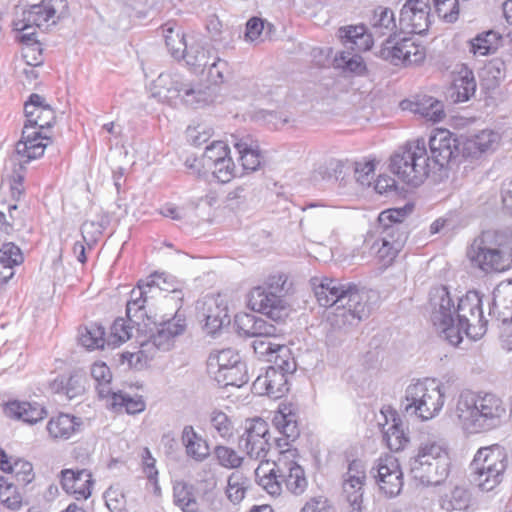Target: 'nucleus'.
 Segmentation results:
<instances>
[{"instance_id":"obj_1","label":"nucleus","mask_w":512,"mask_h":512,"mask_svg":"<svg viewBox=\"0 0 512 512\" xmlns=\"http://www.w3.org/2000/svg\"><path fill=\"white\" fill-rule=\"evenodd\" d=\"M455 413L466 431L480 433L500 426L506 408L495 394L464 390L458 397Z\"/></svg>"},{"instance_id":"obj_2","label":"nucleus","mask_w":512,"mask_h":512,"mask_svg":"<svg viewBox=\"0 0 512 512\" xmlns=\"http://www.w3.org/2000/svg\"><path fill=\"white\" fill-rule=\"evenodd\" d=\"M66 8V0H42L39 4L23 10L21 17L13 21L14 30L20 33L19 41L27 45L23 57L28 59L30 53H38L37 56L33 55V61L27 60L29 65L37 66L42 63L40 44L35 38L36 28L47 30L50 26L56 25Z\"/></svg>"},{"instance_id":"obj_3","label":"nucleus","mask_w":512,"mask_h":512,"mask_svg":"<svg viewBox=\"0 0 512 512\" xmlns=\"http://www.w3.org/2000/svg\"><path fill=\"white\" fill-rule=\"evenodd\" d=\"M289 289L290 284L286 274L271 275L264 285L251 289L248 294V306L275 322H283L290 312L285 300Z\"/></svg>"},{"instance_id":"obj_4","label":"nucleus","mask_w":512,"mask_h":512,"mask_svg":"<svg viewBox=\"0 0 512 512\" xmlns=\"http://www.w3.org/2000/svg\"><path fill=\"white\" fill-rule=\"evenodd\" d=\"M426 142L418 138L406 142L391 156L390 169L403 182L419 186L432 173Z\"/></svg>"},{"instance_id":"obj_5","label":"nucleus","mask_w":512,"mask_h":512,"mask_svg":"<svg viewBox=\"0 0 512 512\" xmlns=\"http://www.w3.org/2000/svg\"><path fill=\"white\" fill-rule=\"evenodd\" d=\"M371 31L363 25H349L338 29L337 36L344 45L358 51H367L373 46V37L388 35L396 37V30L399 29L395 21L394 12L387 7H378L373 11L370 20Z\"/></svg>"},{"instance_id":"obj_6","label":"nucleus","mask_w":512,"mask_h":512,"mask_svg":"<svg viewBox=\"0 0 512 512\" xmlns=\"http://www.w3.org/2000/svg\"><path fill=\"white\" fill-rule=\"evenodd\" d=\"M410 472L423 485H440L450 472L447 448L436 441L421 443L415 457L410 459Z\"/></svg>"},{"instance_id":"obj_7","label":"nucleus","mask_w":512,"mask_h":512,"mask_svg":"<svg viewBox=\"0 0 512 512\" xmlns=\"http://www.w3.org/2000/svg\"><path fill=\"white\" fill-rule=\"evenodd\" d=\"M157 291L181 293L174 277L165 273L155 272L146 281L140 280L137 287L130 292V299L126 304L128 321L138 330L141 329V326L146 328L152 322L148 315L147 305L149 300L154 297L149 294H155Z\"/></svg>"},{"instance_id":"obj_8","label":"nucleus","mask_w":512,"mask_h":512,"mask_svg":"<svg viewBox=\"0 0 512 512\" xmlns=\"http://www.w3.org/2000/svg\"><path fill=\"white\" fill-rule=\"evenodd\" d=\"M445 402V392L433 379L417 380L405 389L401 407L409 414L421 420H430L442 410Z\"/></svg>"},{"instance_id":"obj_9","label":"nucleus","mask_w":512,"mask_h":512,"mask_svg":"<svg viewBox=\"0 0 512 512\" xmlns=\"http://www.w3.org/2000/svg\"><path fill=\"white\" fill-rule=\"evenodd\" d=\"M507 466L508 454L503 447H482L470 464L471 481L483 492L493 491L503 481Z\"/></svg>"},{"instance_id":"obj_10","label":"nucleus","mask_w":512,"mask_h":512,"mask_svg":"<svg viewBox=\"0 0 512 512\" xmlns=\"http://www.w3.org/2000/svg\"><path fill=\"white\" fill-rule=\"evenodd\" d=\"M430 304L431 320L435 328L451 345L460 344L463 339L462 333H465V325H460L459 320L455 318V305L447 287L440 286L432 289Z\"/></svg>"},{"instance_id":"obj_11","label":"nucleus","mask_w":512,"mask_h":512,"mask_svg":"<svg viewBox=\"0 0 512 512\" xmlns=\"http://www.w3.org/2000/svg\"><path fill=\"white\" fill-rule=\"evenodd\" d=\"M467 257L473 267L485 273L502 272L510 267L509 257L494 231H485L475 238Z\"/></svg>"},{"instance_id":"obj_12","label":"nucleus","mask_w":512,"mask_h":512,"mask_svg":"<svg viewBox=\"0 0 512 512\" xmlns=\"http://www.w3.org/2000/svg\"><path fill=\"white\" fill-rule=\"evenodd\" d=\"M365 291L354 293L352 298L336 305L335 311L329 315L328 322L334 330L348 332L368 318L371 308Z\"/></svg>"},{"instance_id":"obj_13","label":"nucleus","mask_w":512,"mask_h":512,"mask_svg":"<svg viewBox=\"0 0 512 512\" xmlns=\"http://www.w3.org/2000/svg\"><path fill=\"white\" fill-rule=\"evenodd\" d=\"M429 165L432 173L446 169L451 160L461 155L458 137L447 129H436L429 137Z\"/></svg>"},{"instance_id":"obj_14","label":"nucleus","mask_w":512,"mask_h":512,"mask_svg":"<svg viewBox=\"0 0 512 512\" xmlns=\"http://www.w3.org/2000/svg\"><path fill=\"white\" fill-rule=\"evenodd\" d=\"M455 310V316L460 325H465V334L468 337L478 339L485 334L487 321L483 316L482 299L478 293L460 298Z\"/></svg>"},{"instance_id":"obj_15","label":"nucleus","mask_w":512,"mask_h":512,"mask_svg":"<svg viewBox=\"0 0 512 512\" xmlns=\"http://www.w3.org/2000/svg\"><path fill=\"white\" fill-rule=\"evenodd\" d=\"M314 293L318 303L324 307H330L345 302L352 298L354 293L364 291L352 282H344L338 279L323 278L313 279Z\"/></svg>"},{"instance_id":"obj_16","label":"nucleus","mask_w":512,"mask_h":512,"mask_svg":"<svg viewBox=\"0 0 512 512\" xmlns=\"http://www.w3.org/2000/svg\"><path fill=\"white\" fill-rule=\"evenodd\" d=\"M268 423L260 418L253 419L239 437L238 446L255 460L263 459L270 449Z\"/></svg>"},{"instance_id":"obj_17","label":"nucleus","mask_w":512,"mask_h":512,"mask_svg":"<svg viewBox=\"0 0 512 512\" xmlns=\"http://www.w3.org/2000/svg\"><path fill=\"white\" fill-rule=\"evenodd\" d=\"M428 0H406L399 17V30L404 34H422L430 25Z\"/></svg>"},{"instance_id":"obj_18","label":"nucleus","mask_w":512,"mask_h":512,"mask_svg":"<svg viewBox=\"0 0 512 512\" xmlns=\"http://www.w3.org/2000/svg\"><path fill=\"white\" fill-rule=\"evenodd\" d=\"M376 471L374 477L380 490L387 496L393 497L401 492L403 487V474L398 460L393 456H386L378 460L377 466L372 468Z\"/></svg>"},{"instance_id":"obj_19","label":"nucleus","mask_w":512,"mask_h":512,"mask_svg":"<svg viewBox=\"0 0 512 512\" xmlns=\"http://www.w3.org/2000/svg\"><path fill=\"white\" fill-rule=\"evenodd\" d=\"M183 93L189 96L194 91L192 83L186 82L179 74L161 73L154 82L153 96L163 102H171Z\"/></svg>"},{"instance_id":"obj_20","label":"nucleus","mask_w":512,"mask_h":512,"mask_svg":"<svg viewBox=\"0 0 512 512\" xmlns=\"http://www.w3.org/2000/svg\"><path fill=\"white\" fill-rule=\"evenodd\" d=\"M406 240L407 235L404 232L397 228H389L380 232V237L373 243L371 249L376 253L379 261L389 265L403 248Z\"/></svg>"},{"instance_id":"obj_21","label":"nucleus","mask_w":512,"mask_h":512,"mask_svg":"<svg viewBox=\"0 0 512 512\" xmlns=\"http://www.w3.org/2000/svg\"><path fill=\"white\" fill-rule=\"evenodd\" d=\"M500 141V135L492 130H482L462 142L461 156L465 160H479L486 153L493 152Z\"/></svg>"},{"instance_id":"obj_22","label":"nucleus","mask_w":512,"mask_h":512,"mask_svg":"<svg viewBox=\"0 0 512 512\" xmlns=\"http://www.w3.org/2000/svg\"><path fill=\"white\" fill-rule=\"evenodd\" d=\"M286 374L277 368H267L264 375H260L253 382V390L259 395H267L278 399L289 391V381Z\"/></svg>"},{"instance_id":"obj_23","label":"nucleus","mask_w":512,"mask_h":512,"mask_svg":"<svg viewBox=\"0 0 512 512\" xmlns=\"http://www.w3.org/2000/svg\"><path fill=\"white\" fill-rule=\"evenodd\" d=\"M43 129H39L38 126L29 123L26 120L23 129L21 139L16 144V153L29 162L33 159H37L44 154V150L47 143L39 142L38 144H31L33 139H41L50 141L47 135L42 133Z\"/></svg>"},{"instance_id":"obj_24","label":"nucleus","mask_w":512,"mask_h":512,"mask_svg":"<svg viewBox=\"0 0 512 512\" xmlns=\"http://www.w3.org/2000/svg\"><path fill=\"white\" fill-rule=\"evenodd\" d=\"M92 474L87 469H64L61 471V486L77 500L87 499L91 495Z\"/></svg>"},{"instance_id":"obj_25","label":"nucleus","mask_w":512,"mask_h":512,"mask_svg":"<svg viewBox=\"0 0 512 512\" xmlns=\"http://www.w3.org/2000/svg\"><path fill=\"white\" fill-rule=\"evenodd\" d=\"M400 105L403 110L419 114L434 123L442 121L445 117L443 103L432 96L416 95L412 100H403Z\"/></svg>"},{"instance_id":"obj_26","label":"nucleus","mask_w":512,"mask_h":512,"mask_svg":"<svg viewBox=\"0 0 512 512\" xmlns=\"http://www.w3.org/2000/svg\"><path fill=\"white\" fill-rule=\"evenodd\" d=\"M25 116L29 123L39 129L50 128L55 122V112L52 107L45 104V100L39 94L33 93L24 104Z\"/></svg>"},{"instance_id":"obj_27","label":"nucleus","mask_w":512,"mask_h":512,"mask_svg":"<svg viewBox=\"0 0 512 512\" xmlns=\"http://www.w3.org/2000/svg\"><path fill=\"white\" fill-rule=\"evenodd\" d=\"M4 414L28 424H35L45 418L46 409L37 402L9 401L4 405Z\"/></svg>"},{"instance_id":"obj_28","label":"nucleus","mask_w":512,"mask_h":512,"mask_svg":"<svg viewBox=\"0 0 512 512\" xmlns=\"http://www.w3.org/2000/svg\"><path fill=\"white\" fill-rule=\"evenodd\" d=\"M273 424L288 441H295L300 435L298 415L292 404H283L279 408L273 417Z\"/></svg>"},{"instance_id":"obj_29","label":"nucleus","mask_w":512,"mask_h":512,"mask_svg":"<svg viewBox=\"0 0 512 512\" xmlns=\"http://www.w3.org/2000/svg\"><path fill=\"white\" fill-rule=\"evenodd\" d=\"M234 147L239 154V160L243 167V170L247 172L256 171L262 161L261 151L257 141L251 137H243L241 139H235Z\"/></svg>"},{"instance_id":"obj_30","label":"nucleus","mask_w":512,"mask_h":512,"mask_svg":"<svg viewBox=\"0 0 512 512\" xmlns=\"http://www.w3.org/2000/svg\"><path fill=\"white\" fill-rule=\"evenodd\" d=\"M86 374L81 370L73 371L69 376H59L51 383L55 393H63L69 399L78 397L85 392Z\"/></svg>"},{"instance_id":"obj_31","label":"nucleus","mask_w":512,"mask_h":512,"mask_svg":"<svg viewBox=\"0 0 512 512\" xmlns=\"http://www.w3.org/2000/svg\"><path fill=\"white\" fill-rule=\"evenodd\" d=\"M23 254L18 246L9 242L0 248V286L14 276V267L23 262Z\"/></svg>"},{"instance_id":"obj_32","label":"nucleus","mask_w":512,"mask_h":512,"mask_svg":"<svg viewBox=\"0 0 512 512\" xmlns=\"http://www.w3.org/2000/svg\"><path fill=\"white\" fill-rule=\"evenodd\" d=\"M257 483L271 496H279L283 491V485L279 472L273 462H262L255 470Z\"/></svg>"},{"instance_id":"obj_33","label":"nucleus","mask_w":512,"mask_h":512,"mask_svg":"<svg viewBox=\"0 0 512 512\" xmlns=\"http://www.w3.org/2000/svg\"><path fill=\"white\" fill-rule=\"evenodd\" d=\"M476 92V80L474 74L467 67L462 68L454 78L450 89L451 99L458 102H466Z\"/></svg>"},{"instance_id":"obj_34","label":"nucleus","mask_w":512,"mask_h":512,"mask_svg":"<svg viewBox=\"0 0 512 512\" xmlns=\"http://www.w3.org/2000/svg\"><path fill=\"white\" fill-rule=\"evenodd\" d=\"M181 440L189 457L198 462L204 461L210 454L207 442L199 436L191 425L183 428Z\"/></svg>"},{"instance_id":"obj_35","label":"nucleus","mask_w":512,"mask_h":512,"mask_svg":"<svg viewBox=\"0 0 512 512\" xmlns=\"http://www.w3.org/2000/svg\"><path fill=\"white\" fill-rule=\"evenodd\" d=\"M412 205H405L402 208H391L382 211L378 216V222L381 231H386L389 228H397V230L404 232L408 236L407 226L403 223L404 219L412 212Z\"/></svg>"},{"instance_id":"obj_36","label":"nucleus","mask_w":512,"mask_h":512,"mask_svg":"<svg viewBox=\"0 0 512 512\" xmlns=\"http://www.w3.org/2000/svg\"><path fill=\"white\" fill-rule=\"evenodd\" d=\"M79 426L80 422L77 421L76 417L61 413L49 420L47 430L50 436L55 439H68Z\"/></svg>"},{"instance_id":"obj_37","label":"nucleus","mask_w":512,"mask_h":512,"mask_svg":"<svg viewBox=\"0 0 512 512\" xmlns=\"http://www.w3.org/2000/svg\"><path fill=\"white\" fill-rule=\"evenodd\" d=\"M350 51H341L334 58L336 68L342 69L344 72H350L355 75H363L366 72V64L359 54L361 51L345 47Z\"/></svg>"},{"instance_id":"obj_38","label":"nucleus","mask_w":512,"mask_h":512,"mask_svg":"<svg viewBox=\"0 0 512 512\" xmlns=\"http://www.w3.org/2000/svg\"><path fill=\"white\" fill-rule=\"evenodd\" d=\"M174 504L183 512H200L199 503L193 493V486L184 481L173 486Z\"/></svg>"},{"instance_id":"obj_39","label":"nucleus","mask_w":512,"mask_h":512,"mask_svg":"<svg viewBox=\"0 0 512 512\" xmlns=\"http://www.w3.org/2000/svg\"><path fill=\"white\" fill-rule=\"evenodd\" d=\"M501 35L493 30L478 34L469 41L470 52L474 55L485 56L497 50Z\"/></svg>"},{"instance_id":"obj_40","label":"nucleus","mask_w":512,"mask_h":512,"mask_svg":"<svg viewBox=\"0 0 512 512\" xmlns=\"http://www.w3.org/2000/svg\"><path fill=\"white\" fill-rule=\"evenodd\" d=\"M79 342L88 350L103 349L107 344L104 327L91 323L79 330Z\"/></svg>"},{"instance_id":"obj_41","label":"nucleus","mask_w":512,"mask_h":512,"mask_svg":"<svg viewBox=\"0 0 512 512\" xmlns=\"http://www.w3.org/2000/svg\"><path fill=\"white\" fill-rule=\"evenodd\" d=\"M242 362L238 353L232 349H223L216 353H211L207 360V367L210 374L216 377L219 370H228L230 367Z\"/></svg>"},{"instance_id":"obj_42","label":"nucleus","mask_w":512,"mask_h":512,"mask_svg":"<svg viewBox=\"0 0 512 512\" xmlns=\"http://www.w3.org/2000/svg\"><path fill=\"white\" fill-rule=\"evenodd\" d=\"M250 487V480L242 472L235 471L227 479L226 496L233 504H239Z\"/></svg>"},{"instance_id":"obj_43","label":"nucleus","mask_w":512,"mask_h":512,"mask_svg":"<svg viewBox=\"0 0 512 512\" xmlns=\"http://www.w3.org/2000/svg\"><path fill=\"white\" fill-rule=\"evenodd\" d=\"M214 379L222 387L235 386L241 387L249 380L245 363L240 362L228 370H218Z\"/></svg>"},{"instance_id":"obj_44","label":"nucleus","mask_w":512,"mask_h":512,"mask_svg":"<svg viewBox=\"0 0 512 512\" xmlns=\"http://www.w3.org/2000/svg\"><path fill=\"white\" fill-rule=\"evenodd\" d=\"M163 36L165 44L173 58L180 60L184 57V52L187 50L188 45L185 41L184 35L180 30H175V27L170 23L163 26Z\"/></svg>"},{"instance_id":"obj_45","label":"nucleus","mask_w":512,"mask_h":512,"mask_svg":"<svg viewBox=\"0 0 512 512\" xmlns=\"http://www.w3.org/2000/svg\"><path fill=\"white\" fill-rule=\"evenodd\" d=\"M195 73L203 72L211 60V52L200 44L190 45L182 58Z\"/></svg>"},{"instance_id":"obj_46","label":"nucleus","mask_w":512,"mask_h":512,"mask_svg":"<svg viewBox=\"0 0 512 512\" xmlns=\"http://www.w3.org/2000/svg\"><path fill=\"white\" fill-rule=\"evenodd\" d=\"M204 316V329L210 335H214L224 325L230 323L227 307L218 305L216 303L213 307H208L207 313Z\"/></svg>"},{"instance_id":"obj_47","label":"nucleus","mask_w":512,"mask_h":512,"mask_svg":"<svg viewBox=\"0 0 512 512\" xmlns=\"http://www.w3.org/2000/svg\"><path fill=\"white\" fill-rule=\"evenodd\" d=\"M111 406L116 410L125 409L128 414H138L144 411L146 403L141 396L131 397L127 393L113 392L111 394Z\"/></svg>"},{"instance_id":"obj_48","label":"nucleus","mask_w":512,"mask_h":512,"mask_svg":"<svg viewBox=\"0 0 512 512\" xmlns=\"http://www.w3.org/2000/svg\"><path fill=\"white\" fill-rule=\"evenodd\" d=\"M91 376L96 381V389L100 398L110 397L114 392L111 388L112 374L105 363H94L91 367Z\"/></svg>"},{"instance_id":"obj_49","label":"nucleus","mask_w":512,"mask_h":512,"mask_svg":"<svg viewBox=\"0 0 512 512\" xmlns=\"http://www.w3.org/2000/svg\"><path fill=\"white\" fill-rule=\"evenodd\" d=\"M106 5L111 13L119 12L116 16L119 21L124 17H145L144 10L140 8V3L136 0H107Z\"/></svg>"},{"instance_id":"obj_50","label":"nucleus","mask_w":512,"mask_h":512,"mask_svg":"<svg viewBox=\"0 0 512 512\" xmlns=\"http://www.w3.org/2000/svg\"><path fill=\"white\" fill-rule=\"evenodd\" d=\"M447 497L448 499L443 504L447 511H467L472 506V494L465 487H454Z\"/></svg>"},{"instance_id":"obj_51","label":"nucleus","mask_w":512,"mask_h":512,"mask_svg":"<svg viewBox=\"0 0 512 512\" xmlns=\"http://www.w3.org/2000/svg\"><path fill=\"white\" fill-rule=\"evenodd\" d=\"M365 481L358 480L356 483L343 478V493L353 512H361Z\"/></svg>"},{"instance_id":"obj_52","label":"nucleus","mask_w":512,"mask_h":512,"mask_svg":"<svg viewBox=\"0 0 512 512\" xmlns=\"http://www.w3.org/2000/svg\"><path fill=\"white\" fill-rule=\"evenodd\" d=\"M297 457V449L287 448L286 450L280 451L278 458L274 461V466H276V472H279L282 485L285 483L286 479L289 478L290 474H292L294 467L298 466Z\"/></svg>"},{"instance_id":"obj_53","label":"nucleus","mask_w":512,"mask_h":512,"mask_svg":"<svg viewBox=\"0 0 512 512\" xmlns=\"http://www.w3.org/2000/svg\"><path fill=\"white\" fill-rule=\"evenodd\" d=\"M0 500L10 510H19L22 506V497L16 486L0 474Z\"/></svg>"},{"instance_id":"obj_54","label":"nucleus","mask_w":512,"mask_h":512,"mask_svg":"<svg viewBox=\"0 0 512 512\" xmlns=\"http://www.w3.org/2000/svg\"><path fill=\"white\" fill-rule=\"evenodd\" d=\"M211 427L217 432V434L225 439L229 440L234 435V424L230 417L219 409L211 411L209 416Z\"/></svg>"},{"instance_id":"obj_55","label":"nucleus","mask_w":512,"mask_h":512,"mask_svg":"<svg viewBox=\"0 0 512 512\" xmlns=\"http://www.w3.org/2000/svg\"><path fill=\"white\" fill-rule=\"evenodd\" d=\"M153 323L156 326V331L152 333L149 339L145 342L147 344H151L153 352H155V350L164 352L171 350L174 347L177 336H175L171 331H166V329L161 325L156 324L155 322Z\"/></svg>"},{"instance_id":"obj_56","label":"nucleus","mask_w":512,"mask_h":512,"mask_svg":"<svg viewBox=\"0 0 512 512\" xmlns=\"http://www.w3.org/2000/svg\"><path fill=\"white\" fill-rule=\"evenodd\" d=\"M272 338H255L252 342V347L255 354L259 357H264L268 362H272V358L276 353L287 354L288 347L284 344L275 343Z\"/></svg>"},{"instance_id":"obj_57","label":"nucleus","mask_w":512,"mask_h":512,"mask_svg":"<svg viewBox=\"0 0 512 512\" xmlns=\"http://www.w3.org/2000/svg\"><path fill=\"white\" fill-rule=\"evenodd\" d=\"M379 56L394 65H404V38L395 41L394 38H388L379 51Z\"/></svg>"},{"instance_id":"obj_58","label":"nucleus","mask_w":512,"mask_h":512,"mask_svg":"<svg viewBox=\"0 0 512 512\" xmlns=\"http://www.w3.org/2000/svg\"><path fill=\"white\" fill-rule=\"evenodd\" d=\"M230 150L223 141H214L206 147L203 157L202 166L205 169H212V165L229 156Z\"/></svg>"},{"instance_id":"obj_59","label":"nucleus","mask_w":512,"mask_h":512,"mask_svg":"<svg viewBox=\"0 0 512 512\" xmlns=\"http://www.w3.org/2000/svg\"><path fill=\"white\" fill-rule=\"evenodd\" d=\"M383 438L392 451L402 450L408 442V437L401 428V424L395 418L393 419V424L384 430Z\"/></svg>"},{"instance_id":"obj_60","label":"nucleus","mask_w":512,"mask_h":512,"mask_svg":"<svg viewBox=\"0 0 512 512\" xmlns=\"http://www.w3.org/2000/svg\"><path fill=\"white\" fill-rule=\"evenodd\" d=\"M121 357L122 362H127L129 367L141 369L148 360L154 357V352L151 349V344H147L144 341L137 352H124L121 354Z\"/></svg>"},{"instance_id":"obj_61","label":"nucleus","mask_w":512,"mask_h":512,"mask_svg":"<svg viewBox=\"0 0 512 512\" xmlns=\"http://www.w3.org/2000/svg\"><path fill=\"white\" fill-rule=\"evenodd\" d=\"M274 30V26L260 18L253 17L248 20L246 24L245 37L247 40L254 42L257 40L263 41L262 34H265V38H269L271 32Z\"/></svg>"},{"instance_id":"obj_62","label":"nucleus","mask_w":512,"mask_h":512,"mask_svg":"<svg viewBox=\"0 0 512 512\" xmlns=\"http://www.w3.org/2000/svg\"><path fill=\"white\" fill-rule=\"evenodd\" d=\"M132 328L133 326L127 324L123 318H117L111 326L110 334L107 336V345L116 347L129 340Z\"/></svg>"},{"instance_id":"obj_63","label":"nucleus","mask_w":512,"mask_h":512,"mask_svg":"<svg viewBox=\"0 0 512 512\" xmlns=\"http://www.w3.org/2000/svg\"><path fill=\"white\" fill-rule=\"evenodd\" d=\"M214 455L220 466L227 469H236L242 465L243 458L240 457L237 452L223 445H217L214 448Z\"/></svg>"},{"instance_id":"obj_64","label":"nucleus","mask_w":512,"mask_h":512,"mask_svg":"<svg viewBox=\"0 0 512 512\" xmlns=\"http://www.w3.org/2000/svg\"><path fill=\"white\" fill-rule=\"evenodd\" d=\"M435 13L446 23H454L459 17L458 0H433Z\"/></svg>"}]
</instances>
